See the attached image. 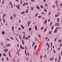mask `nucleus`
Segmentation results:
<instances>
[{
    "mask_svg": "<svg viewBox=\"0 0 62 62\" xmlns=\"http://www.w3.org/2000/svg\"><path fill=\"white\" fill-rule=\"evenodd\" d=\"M42 57H43V56H42L41 55V56H40V59H41V58H42Z\"/></svg>",
    "mask_w": 62,
    "mask_h": 62,
    "instance_id": "23",
    "label": "nucleus"
},
{
    "mask_svg": "<svg viewBox=\"0 0 62 62\" xmlns=\"http://www.w3.org/2000/svg\"><path fill=\"white\" fill-rule=\"evenodd\" d=\"M33 45H35V42H34V41L33 42Z\"/></svg>",
    "mask_w": 62,
    "mask_h": 62,
    "instance_id": "45",
    "label": "nucleus"
},
{
    "mask_svg": "<svg viewBox=\"0 0 62 62\" xmlns=\"http://www.w3.org/2000/svg\"><path fill=\"white\" fill-rule=\"evenodd\" d=\"M56 31H57V30L56 29H55V31H54V33H55V32H56Z\"/></svg>",
    "mask_w": 62,
    "mask_h": 62,
    "instance_id": "32",
    "label": "nucleus"
},
{
    "mask_svg": "<svg viewBox=\"0 0 62 62\" xmlns=\"http://www.w3.org/2000/svg\"><path fill=\"white\" fill-rule=\"evenodd\" d=\"M57 20H58L57 23H59V18H57Z\"/></svg>",
    "mask_w": 62,
    "mask_h": 62,
    "instance_id": "18",
    "label": "nucleus"
},
{
    "mask_svg": "<svg viewBox=\"0 0 62 62\" xmlns=\"http://www.w3.org/2000/svg\"><path fill=\"white\" fill-rule=\"evenodd\" d=\"M36 8H37L38 9H39V7L38 6H36Z\"/></svg>",
    "mask_w": 62,
    "mask_h": 62,
    "instance_id": "11",
    "label": "nucleus"
},
{
    "mask_svg": "<svg viewBox=\"0 0 62 62\" xmlns=\"http://www.w3.org/2000/svg\"><path fill=\"white\" fill-rule=\"evenodd\" d=\"M12 61H15V59H13Z\"/></svg>",
    "mask_w": 62,
    "mask_h": 62,
    "instance_id": "56",
    "label": "nucleus"
},
{
    "mask_svg": "<svg viewBox=\"0 0 62 62\" xmlns=\"http://www.w3.org/2000/svg\"><path fill=\"white\" fill-rule=\"evenodd\" d=\"M51 29H54V26H52V27L51 28Z\"/></svg>",
    "mask_w": 62,
    "mask_h": 62,
    "instance_id": "38",
    "label": "nucleus"
},
{
    "mask_svg": "<svg viewBox=\"0 0 62 62\" xmlns=\"http://www.w3.org/2000/svg\"><path fill=\"white\" fill-rule=\"evenodd\" d=\"M55 6H52V8H55Z\"/></svg>",
    "mask_w": 62,
    "mask_h": 62,
    "instance_id": "62",
    "label": "nucleus"
},
{
    "mask_svg": "<svg viewBox=\"0 0 62 62\" xmlns=\"http://www.w3.org/2000/svg\"><path fill=\"white\" fill-rule=\"evenodd\" d=\"M16 7L17 8H18L19 9H20V8L19 7V6H16Z\"/></svg>",
    "mask_w": 62,
    "mask_h": 62,
    "instance_id": "14",
    "label": "nucleus"
},
{
    "mask_svg": "<svg viewBox=\"0 0 62 62\" xmlns=\"http://www.w3.org/2000/svg\"><path fill=\"white\" fill-rule=\"evenodd\" d=\"M32 30V28H29V31H30V30Z\"/></svg>",
    "mask_w": 62,
    "mask_h": 62,
    "instance_id": "21",
    "label": "nucleus"
},
{
    "mask_svg": "<svg viewBox=\"0 0 62 62\" xmlns=\"http://www.w3.org/2000/svg\"><path fill=\"white\" fill-rule=\"evenodd\" d=\"M41 16H39L38 17V18H41Z\"/></svg>",
    "mask_w": 62,
    "mask_h": 62,
    "instance_id": "50",
    "label": "nucleus"
},
{
    "mask_svg": "<svg viewBox=\"0 0 62 62\" xmlns=\"http://www.w3.org/2000/svg\"><path fill=\"white\" fill-rule=\"evenodd\" d=\"M46 56V57H47V56H46V55H45L44 56V57H45Z\"/></svg>",
    "mask_w": 62,
    "mask_h": 62,
    "instance_id": "35",
    "label": "nucleus"
},
{
    "mask_svg": "<svg viewBox=\"0 0 62 62\" xmlns=\"http://www.w3.org/2000/svg\"><path fill=\"white\" fill-rule=\"evenodd\" d=\"M10 45H11L10 44H8V45H7L6 46V47H9V46H10Z\"/></svg>",
    "mask_w": 62,
    "mask_h": 62,
    "instance_id": "3",
    "label": "nucleus"
},
{
    "mask_svg": "<svg viewBox=\"0 0 62 62\" xmlns=\"http://www.w3.org/2000/svg\"><path fill=\"white\" fill-rule=\"evenodd\" d=\"M9 4H10V5H12V3L11 2H9Z\"/></svg>",
    "mask_w": 62,
    "mask_h": 62,
    "instance_id": "25",
    "label": "nucleus"
},
{
    "mask_svg": "<svg viewBox=\"0 0 62 62\" xmlns=\"http://www.w3.org/2000/svg\"><path fill=\"white\" fill-rule=\"evenodd\" d=\"M51 14V12H49L48 13V15H50V14Z\"/></svg>",
    "mask_w": 62,
    "mask_h": 62,
    "instance_id": "26",
    "label": "nucleus"
},
{
    "mask_svg": "<svg viewBox=\"0 0 62 62\" xmlns=\"http://www.w3.org/2000/svg\"><path fill=\"white\" fill-rule=\"evenodd\" d=\"M31 21H30L29 22H28V23H31Z\"/></svg>",
    "mask_w": 62,
    "mask_h": 62,
    "instance_id": "41",
    "label": "nucleus"
},
{
    "mask_svg": "<svg viewBox=\"0 0 62 62\" xmlns=\"http://www.w3.org/2000/svg\"><path fill=\"white\" fill-rule=\"evenodd\" d=\"M22 42L23 43V44H24V41H23V39L22 40Z\"/></svg>",
    "mask_w": 62,
    "mask_h": 62,
    "instance_id": "10",
    "label": "nucleus"
},
{
    "mask_svg": "<svg viewBox=\"0 0 62 62\" xmlns=\"http://www.w3.org/2000/svg\"><path fill=\"white\" fill-rule=\"evenodd\" d=\"M12 29L13 32H14V30H13L14 29V26H13L12 27Z\"/></svg>",
    "mask_w": 62,
    "mask_h": 62,
    "instance_id": "6",
    "label": "nucleus"
},
{
    "mask_svg": "<svg viewBox=\"0 0 62 62\" xmlns=\"http://www.w3.org/2000/svg\"><path fill=\"white\" fill-rule=\"evenodd\" d=\"M38 15V14L36 13L35 15V17H37V16Z\"/></svg>",
    "mask_w": 62,
    "mask_h": 62,
    "instance_id": "22",
    "label": "nucleus"
},
{
    "mask_svg": "<svg viewBox=\"0 0 62 62\" xmlns=\"http://www.w3.org/2000/svg\"><path fill=\"white\" fill-rule=\"evenodd\" d=\"M4 51L5 53H6V52H7L8 51V49H5L4 50Z\"/></svg>",
    "mask_w": 62,
    "mask_h": 62,
    "instance_id": "2",
    "label": "nucleus"
},
{
    "mask_svg": "<svg viewBox=\"0 0 62 62\" xmlns=\"http://www.w3.org/2000/svg\"><path fill=\"white\" fill-rule=\"evenodd\" d=\"M5 15H6V14H3V17H5Z\"/></svg>",
    "mask_w": 62,
    "mask_h": 62,
    "instance_id": "28",
    "label": "nucleus"
},
{
    "mask_svg": "<svg viewBox=\"0 0 62 62\" xmlns=\"http://www.w3.org/2000/svg\"><path fill=\"white\" fill-rule=\"evenodd\" d=\"M43 28V27H42V28H41V30H42Z\"/></svg>",
    "mask_w": 62,
    "mask_h": 62,
    "instance_id": "31",
    "label": "nucleus"
},
{
    "mask_svg": "<svg viewBox=\"0 0 62 62\" xmlns=\"http://www.w3.org/2000/svg\"><path fill=\"white\" fill-rule=\"evenodd\" d=\"M55 3L56 4L57 6V3H58V1H56L55 2Z\"/></svg>",
    "mask_w": 62,
    "mask_h": 62,
    "instance_id": "4",
    "label": "nucleus"
},
{
    "mask_svg": "<svg viewBox=\"0 0 62 62\" xmlns=\"http://www.w3.org/2000/svg\"><path fill=\"white\" fill-rule=\"evenodd\" d=\"M1 45H2V46H3V44H4V43L3 42H1Z\"/></svg>",
    "mask_w": 62,
    "mask_h": 62,
    "instance_id": "15",
    "label": "nucleus"
},
{
    "mask_svg": "<svg viewBox=\"0 0 62 62\" xmlns=\"http://www.w3.org/2000/svg\"><path fill=\"white\" fill-rule=\"evenodd\" d=\"M24 12H22L21 13V14H24Z\"/></svg>",
    "mask_w": 62,
    "mask_h": 62,
    "instance_id": "29",
    "label": "nucleus"
},
{
    "mask_svg": "<svg viewBox=\"0 0 62 62\" xmlns=\"http://www.w3.org/2000/svg\"><path fill=\"white\" fill-rule=\"evenodd\" d=\"M45 6H46L47 7V4H45Z\"/></svg>",
    "mask_w": 62,
    "mask_h": 62,
    "instance_id": "46",
    "label": "nucleus"
},
{
    "mask_svg": "<svg viewBox=\"0 0 62 62\" xmlns=\"http://www.w3.org/2000/svg\"><path fill=\"white\" fill-rule=\"evenodd\" d=\"M53 51L54 52V53H55V50H54Z\"/></svg>",
    "mask_w": 62,
    "mask_h": 62,
    "instance_id": "43",
    "label": "nucleus"
},
{
    "mask_svg": "<svg viewBox=\"0 0 62 62\" xmlns=\"http://www.w3.org/2000/svg\"><path fill=\"white\" fill-rule=\"evenodd\" d=\"M44 11H45V12H47V10H46V9H44Z\"/></svg>",
    "mask_w": 62,
    "mask_h": 62,
    "instance_id": "54",
    "label": "nucleus"
},
{
    "mask_svg": "<svg viewBox=\"0 0 62 62\" xmlns=\"http://www.w3.org/2000/svg\"><path fill=\"white\" fill-rule=\"evenodd\" d=\"M27 53H28V56H29V53L28 52Z\"/></svg>",
    "mask_w": 62,
    "mask_h": 62,
    "instance_id": "52",
    "label": "nucleus"
},
{
    "mask_svg": "<svg viewBox=\"0 0 62 62\" xmlns=\"http://www.w3.org/2000/svg\"><path fill=\"white\" fill-rule=\"evenodd\" d=\"M36 48H37V46H35L34 47V49H36Z\"/></svg>",
    "mask_w": 62,
    "mask_h": 62,
    "instance_id": "27",
    "label": "nucleus"
},
{
    "mask_svg": "<svg viewBox=\"0 0 62 62\" xmlns=\"http://www.w3.org/2000/svg\"><path fill=\"white\" fill-rule=\"evenodd\" d=\"M25 39H27H27H28V38H25Z\"/></svg>",
    "mask_w": 62,
    "mask_h": 62,
    "instance_id": "60",
    "label": "nucleus"
},
{
    "mask_svg": "<svg viewBox=\"0 0 62 62\" xmlns=\"http://www.w3.org/2000/svg\"><path fill=\"white\" fill-rule=\"evenodd\" d=\"M19 38L20 39H21V37L20 36V35H19Z\"/></svg>",
    "mask_w": 62,
    "mask_h": 62,
    "instance_id": "44",
    "label": "nucleus"
},
{
    "mask_svg": "<svg viewBox=\"0 0 62 62\" xmlns=\"http://www.w3.org/2000/svg\"><path fill=\"white\" fill-rule=\"evenodd\" d=\"M52 33V31H50L48 33L50 35H51V34Z\"/></svg>",
    "mask_w": 62,
    "mask_h": 62,
    "instance_id": "9",
    "label": "nucleus"
},
{
    "mask_svg": "<svg viewBox=\"0 0 62 62\" xmlns=\"http://www.w3.org/2000/svg\"><path fill=\"white\" fill-rule=\"evenodd\" d=\"M31 8V10H34V9L32 7Z\"/></svg>",
    "mask_w": 62,
    "mask_h": 62,
    "instance_id": "40",
    "label": "nucleus"
},
{
    "mask_svg": "<svg viewBox=\"0 0 62 62\" xmlns=\"http://www.w3.org/2000/svg\"><path fill=\"white\" fill-rule=\"evenodd\" d=\"M22 29H24V27H23L22 28Z\"/></svg>",
    "mask_w": 62,
    "mask_h": 62,
    "instance_id": "63",
    "label": "nucleus"
},
{
    "mask_svg": "<svg viewBox=\"0 0 62 62\" xmlns=\"http://www.w3.org/2000/svg\"><path fill=\"white\" fill-rule=\"evenodd\" d=\"M53 23V22H51V23L50 24V25H51Z\"/></svg>",
    "mask_w": 62,
    "mask_h": 62,
    "instance_id": "59",
    "label": "nucleus"
},
{
    "mask_svg": "<svg viewBox=\"0 0 62 62\" xmlns=\"http://www.w3.org/2000/svg\"><path fill=\"white\" fill-rule=\"evenodd\" d=\"M10 38L11 39H12V40H13V39L11 37Z\"/></svg>",
    "mask_w": 62,
    "mask_h": 62,
    "instance_id": "57",
    "label": "nucleus"
},
{
    "mask_svg": "<svg viewBox=\"0 0 62 62\" xmlns=\"http://www.w3.org/2000/svg\"><path fill=\"white\" fill-rule=\"evenodd\" d=\"M60 24L59 23H57L55 24V26H58V25H59Z\"/></svg>",
    "mask_w": 62,
    "mask_h": 62,
    "instance_id": "1",
    "label": "nucleus"
},
{
    "mask_svg": "<svg viewBox=\"0 0 62 62\" xmlns=\"http://www.w3.org/2000/svg\"><path fill=\"white\" fill-rule=\"evenodd\" d=\"M25 35H24V36L23 37V39H25Z\"/></svg>",
    "mask_w": 62,
    "mask_h": 62,
    "instance_id": "20",
    "label": "nucleus"
},
{
    "mask_svg": "<svg viewBox=\"0 0 62 62\" xmlns=\"http://www.w3.org/2000/svg\"><path fill=\"white\" fill-rule=\"evenodd\" d=\"M7 60H8V57H7Z\"/></svg>",
    "mask_w": 62,
    "mask_h": 62,
    "instance_id": "49",
    "label": "nucleus"
},
{
    "mask_svg": "<svg viewBox=\"0 0 62 62\" xmlns=\"http://www.w3.org/2000/svg\"><path fill=\"white\" fill-rule=\"evenodd\" d=\"M6 39L7 40H8V41H9V40H10L8 38Z\"/></svg>",
    "mask_w": 62,
    "mask_h": 62,
    "instance_id": "30",
    "label": "nucleus"
},
{
    "mask_svg": "<svg viewBox=\"0 0 62 62\" xmlns=\"http://www.w3.org/2000/svg\"><path fill=\"white\" fill-rule=\"evenodd\" d=\"M13 16L14 17H16V14H14L13 15Z\"/></svg>",
    "mask_w": 62,
    "mask_h": 62,
    "instance_id": "7",
    "label": "nucleus"
},
{
    "mask_svg": "<svg viewBox=\"0 0 62 62\" xmlns=\"http://www.w3.org/2000/svg\"><path fill=\"white\" fill-rule=\"evenodd\" d=\"M38 26H36L35 27V29H36V30L38 31V30H37V27Z\"/></svg>",
    "mask_w": 62,
    "mask_h": 62,
    "instance_id": "5",
    "label": "nucleus"
},
{
    "mask_svg": "<svg viewBox=\"0 0 62 62\" xmlns=\"http://www.w3.org/2000/svg\"><path fill=\"white\" fill-rule=\"evenodd\" d=\"M59 42H61V40H60L59 41Z\"/></svg>",
    "mask_w": 62,
    "mask_h": 62,
    "instance_id": "55",
    "label": "nucleus"
},
{
    "mask_svg": "<svg viewBox=\"0 0 62 62\" xmlns=\"http://www.w3.org/2000/svg\"><path fill=\"white\" fill-rule=\"evenodd\" d=\"M30 23H28V26H29V24Z\"/></svg>",
    "mask_w": 62,
    "mask_h": 62,
    "instance_id": "51",
    "label": "nucleus"
},
{
    "mask_svg": "<svg viewBox=\"0 0 62 62\" xmlns=\"http://www.w3.org/2000/svg\"><path fill=\"white\" fill-rule=\"evenodd\" d=\"M0 57H2V55L1 54V53H0Z\"/></svg>",
    "mask_w": 62,
    "mask_h": 62,
    "instance_id": "39",
    "label": "nucleus"
},
{
    "mask_svg": "<svg viewBox=\"0 0 62 62\" xmlns=\"http://www.w3.org/2000/svg\"><path fill=\"white\" fill-rule=\"evenodd\" d=\"M46 31H47V27H46V30H45V31H44V32H45Z\"/></svg>",
    "mask_w": 62,
    "mask_h": 62,
    "instance_id": "33",
    "label": "nucleus"
},
{
    "mask_svg": "<svg viewBox=\"0 0 62 62\" xmlns=\"http://www.w3.org/2000/svg\"><path fill=\"white\" fill-rule=\"evenodd\" d=\"M18 50L16 52V54H17L18 55H19V52H18Z\"/></svg>",
    "mask_w": 62,
    "mask_h": 62,
    "instance_id": "12",
    "label": "nucleus"
},
{
    "mask_svg": "<svg viewBox=\"0 0 62 62\" xmlns=\"http://www.w3.org/2000/svg\"><path fill=\"white\" fill-rule=\"evenodd\" d=\"M2 33V34H3V35H4V34L5 33V32L4 31H3Z\"/></svg>",
    "mask_w": 62,
    "mask_h": 62,
    "instance_id": "16",
    "label": "nucleus"
},
{
    "mask_svg": "<svg viewBox=\"0 0 62 62\" xmlns=\"http://www.w3.org/2000/svg\"><path fill=\"white\" fill-rule=\"evenodd\" d=\"M48 48L50 49V45H48Z\"/></svg>",
    "mask_w": 62,
    "mask_h": 62,
    "instance_id": "42",
    "label": "nucleus"
},
{
    "mask_svg": "<svg viewBox=\"0 0 62 62\" xmlns=\"http://www.w3.org/2000/svg\"><path fill=\"white\" fill-rule=\"evenodd\" d=\"M38 37H40V35L39 34Z\"/></svg>",
    "mask_w": 62,
    "mask_h": 62,
    "instance_id": "58",
    "label": "nucleus"
},
{
    "mask_svg": "<svg viewBox=\"0 0 62 62\" xmlns=\"http://www.w3.org/2000/svg\"><path fill=\"white\" fill-rule=\"evenodd\" d=\"M58 16H59V15H55V17H58Z\"/></svg>",
    "mask_w": 62,
    "mask_h": 62,
    "instance_id": "36",
    "label": "nucleus"
},
{
    "mask_svg": "<svg viewBox=\"0 0 62 62\" xmlns=\"http://www.w3.org/2000/svg\"><path fill=\"white\" fill-rule=\"evenodd\" d=\"M28 9H27L26 12H25L26 13H27V12H28Z\"/></svg>",
    "mask_w": 62,
    "mask_h": 62,
    "instance_id": "47",
    "label": "nucleus"
},
{
    "mask_svg": "<svg viewBox=\"0 0 62 62\" xmlns=\"http://www.w3.org/2000/svg\"><path fill=\"white\" fill-rule=\"evenodd\" d=\"M3 55H4V56H7V55L5 54H4V53H3Z\"/></svg>",
    "mask_w": 62,
    "mask_h": 62,
    "instance_id": "17",
    "label": "nucleus"
},
{
    "mask_svg": "<svg viewBox=\"0 0 62 62\" xmlns=\"http://www.w3.org/2000/svg\"><path fill=\"white\" fill-rule=\"evenodd\" d=\"M40 7H41V8H43V6L42 5H40Z\"/></svg>",
    "mask_w": 62,
    "mask_h": 62,
    "instance_id": "19",
    "label": "nucleus"
},
{
    "mask_svg": "<svg viewBox=\"0 0 62 62\" xmlns=\"http://www.w3.org/2000/svg\"><path fill=\"white\" fill-rule=\"evenodd\" d=\"M1 60L2 61H4V59L3 58H1Z\"/></svg>",
    "mask_w": 62,
    "mask_h": 62,
    "instance_id": "37",
    "label": "nucleus"
},
{
    "mask_svg": "<svg viewBox=\"0 0 62 62\" xmlns=\"http://www.w3.org/2000/svg\"><path fill=\"white\" fill-rule=\"evenodd\" d=\"M47 19H46V21H45V24H46V23H47Z\"/></svg>",
    "mask_w": 62,
    "mask_h": 62,
    "instance_id": "13",
    "label": "nucleus"
},
{
    "mask_svg": "<svg viewBox=\"0 0 62 62\" xmlns=\"http://www.w3.org/2000/svg\"><path fill=\"white\" fill-rule=\"evenodd\" d=\"M25 49H26V50H27V47H26V46H25Z\"/></svg>",
    "mask_w": 62,
    "mask_h": 62,
    "instance_id": "34",
    "label": "nucleus"
},
{
    "mask_svg": "<svg viewBox=\"0 0 62 62\" xmlns=\"http://www.w3.org/2000/svg\"><path fill=\"white\" fill-rule=\"evenodd\" d=\"M59 60H60V56L59 57Z\"/></svg>",
    "mask_w": 62,
    "mask_h": 62,
    "instance_id": "61",
    "label": "nucleus"
},
{
    "mask_svg": "<svg viewBox=\"0 0 62 62\" xmlns=\"http://www.w3.org/2000/svg\"><path fill=\"white\" fill-rule=\"evenodd\" d=\"M9 54L10 57H11V56H10L11 54H10V51H9Z\"/></svg>",
    "mask_w": 62,
    "mask_h": 62,
    "instance_id": "8",
    "label": "nucleus"
},
{
    "mask_svg": "<svg viewBox=\"0 0 62 62\" xmlns=\"http://www.w3.org/2000/svg\"><path fill=\"white\" fill-rule=\"evenodd\" d=\"M57 39V38H56L54 40V41H56V39Z\"/></svg>",
    "mask_w": 62,
    "mask_h": 62,
    "instance_id": "24",
    "label": "nucleus"
},
{
    "mask_svg": "<svg viewBox=\"0 0 62 62\" xmlns=\"http://www.w3.org/2000/svg\"><path fill=\"white\" fill-rule=\"evenodd\" d=\"M25 4H26V5H27V4H28V3H25Z\"/></svg>",
    "mask_w": 62,
    "mask_h": 62,
    "instance_id": "64",
    "label": "nucleus"
},
{
    "mask_svg": "<svg viewBox=\"0 0 62 62\" xmlns=\"http://www.w3.org/2000/svg\"><path fill=\"white\" fill-rule=\"evenodd\" d=\"M57 60V59L56 58H55V62H56V61Z\"/></svg>",
    "mask_w": 62,
    "mask_h": 62,
    "instance_id": "53",
    "label": "nucleus"
},
{
    "mask_svg": "<svg viewBox=\"0 0 62 62\" xmlns=\"http://www.w3.org/2000/svg\"><path fill=\"white\" fill-rule=\"evenodd\" d=\"M21 47V49H24V47Z\"/></svg>",
    "mask_w": 62,
    "mask_h": 62,
    "instance_id": "48",
    "label": "nucleus"
}]
</instances>
